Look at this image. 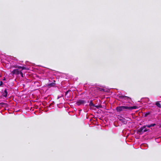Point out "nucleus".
I'll return each instance as SVG.
<instances>
[{
	"label": "nucleus",
	"instance_id": "1",
	"mask_svg": "<svg viewBox=\"0 0 161 161\" xmlns=\"http://www.w3.org/2000/svg\"><path fill=\"white\" fill-rule=\"evenodd\" d=\"M136 107L134 106L131 107H129L126 106H119L117 107L116 108V110L117 112L120 113L123 111H126L127 109H136Z\"/></svg>",
	"mask_w": 161,
	"mask_h": 161
},
{
	"label": "nucleus",
	"instance_id": "2",
	"mask_svg": "<svg viewBox=\"0 0 161 161\" xmlns=\"http://www.w3.org/2000/svg\"><path fill=\"white\" fill-rule=\"evenodd\" d=\"M147 131V130L145 129V126L142 127L138 129L137 131V132L140 134H142L143 132H145Z\"/></svg>",
	"mask_w": 161,
	"mask_h": 161
},
{
	"label": "nucleus",
	"instance_id": "3",
	"mask_svg": "<svg viewBox=\"0 0 161 161\" xmlns=\"http://www.w3.org/2000/svg\"><path fill=\"white\" fill-rule=\"evenodd\" d=\"M86 102L83 100H79L76 102V104L77 105H80L82 104H84Z\"/></svg>",
	"mask_w": 161,
	"mask_h": 161
},
{
	"label": "nucleus",
	"instance_id": "4",
	"mask_svg": "<svg viewBox=\"0 0 161 161\" xmlns=\"http://www.w3.org/2000/svg\"><path fill=\"white\" fill-rule=\"evenodd\" d=\"M20 71L18 69H14L11 72L12 75H18L19 74Z\"/></svg>",
	"mask_w": 161,
	"mask_h": 161
},
{
	"label": "nucleus",
	"instance_id": "5",
	"mask_svg": "<svg viewBox=\"0 0 161 161\" xmlns=\"http://www.w3.org/2000/svg\"><path fill=\"white\" fill-rule=\"evenodd\" d=\"M118 119L120 121H121L122 123L125 124H126L127 123V122L126 120L123 118L119 116L118 117Z\"/></svg>",
	"mask_w": 161,
	"mask_h": 161
},
{
	"label": "nucleus",
	"instance_id": "6",
	"mask_svg": "<svg viewBox=\"0 0 161 161\" xmlns=\"http://www.w3.org/2000/svg\"><path fill=\"white\" fill-rule=\"evenodd\" d=\"M120 97L121 98H123L125 100H128V101L130 100V99L129 97L126 96H120Z\"/></svg>",
	"mask_w": 161,
	"mask_h": 161
},
{
	"label": "nucleus",
	"instance_id": "7",
	"mask_svg": "<svg viewBox=\"0 0 161 161\" xmlns=\"http://www.w3.org/2000/svg\"><path fill=\"white\" fill-rule=\"evenodd\" d=\"M8 93L7 92V90L6 89L4 90V92H3V96L6 97Z\"/></svg>",
	"mask_w": 161,
	"mask_h": 161
},
{
	"label": "nucleus",
	"instance_id": "8",
	"mask_svg": "<svg viewBox=\"0 0 161 161\" xmlns=\"http://www.w3.org/2000/svg\"><path fill=\"white\" fill-rule=\"evenodd\" d=\"M14 67L16 68H18L19 69H22V70H23V69H25V68L24 67L19 66H15Z\"/></svg>",
	"mask_w": 161,
	"mask_h": 161
},
{
	"label": "nucleus",
	"instance_id": "9",
	"mask_svg": "<svg viewBox=\"0 0 161 161\" xmlns=\"http://www.w3.org/2000/svg\"><path fill=\"white\" fill-rule=\"evenodd\" d=\"M55 83L53 82V83H51L50 84H49L48 85V86H50V87L53 86L55 85Z\"/></svg>",
	"mask_w": 161,
	"mask_h": 161
},
{
	"label": "nucleus",
	"instance_id": "10",
	"mask_svg": "<svg viewBox=\"0 0 161 161\" xmlns=\"http://www.w3.org/2000/svg\"><path fill=\"white\" fill-rule=\"evenodd\" d=\"M156 105H157V106L159 108H160L161 107V105L160 104V103L158 102H157L156 103Z\"/></svg>",
	"mask_w": 161,
	"mask_h": 161
},
{
	"label": "nucleus",
	"instance_id": "11",
	"mask_svg": "<svg viewBox=\"0 0 161 161\" xmlns=\"http://www.w3.org/2000/svg\"><path fill=\"white\" fill-rule=\"evenodd\" d=\"M89 105L90 106H94V104L92 103V101H91L89 103Z\"/></svg>",
	"mask_w": 161,
	"mask_h": 161
},
{
	"label": "nucleus",
	"instance_id": "12",
	"mask_svg": "<svg viewBox=\"0 0 161 161\" xmlns=\"http://www.w3.org/2000/svg\"><path fill=\"white\" fill-rule=\"evenodd\" d=\"M19 74H20L21 75V76L22 77H23V74L21 71H20Z\"/></svg>",
	"mask_w": 161,
	"mask_h": 161
},
{
	"label": "nucleus",
	"instance_id": "13",
	"mask_svg": "<svg viewBox=\"0 0 161 161\" xmlns=\"http://www.w3.org/2000/svg\"><path fill=\"white\" fill-rule=\"evenodd\" d=\"M150 125H151V127L154 126H155L156 125V124H153Z\"/></svg>",
	"mask_w": 161,
	"mask_h": 161
},
{
	"label": "nucleus",
	"instance_id": "14",
	"mask_svg": "<svg viewBox=\"0 0 161 161\" xmlns=\"http://www.w3.org/2000/svg\"><path fill=\"white\" fill-rule=\"evenodd\" d=\"M93 107H95L97 108H99V106H98V105H94V106H93Z\"/></svg>",
	"mask_w": 161,
	"mask_h": 161
},
{
	"label": "nucleus",
	"instance_id": "15",
	"mask_svg": "<svg viewBox=\"0 0 161 161\" xmlns=\"http://www.w3.org/2000/svg\"><path fill=\"white\" fill-rule=\"evenodd\" d=\"M146 126L147 127H148V128H150V127H151V125H146Z\"/></svg>",
	"mask_w": 161,
	"mask_h": 161
},
{
	"label": "nucleus",
	"instance_id": "16",
	"mask_svg": "<svg viewBox=\"0 0 161 161\" xmlns=\"http://www.w3.org/2000/svg\"><path fill=\"white\" fill-rule=\"evenodd\" d=\"M1 76H2L1 74V73L0 72V77H1Z\"/></svg>",
	"mask_w": 161,
	"mask_h": 161
},
{
	"label": "nucleus",
	"instance_id": "17",
	"mask_svg": "<svg viewBox=\"0 0 161 161\" xmlns=\"http://www.w3.org/2000/svg\"><path fill=\"white\" fill-rule=\"evenodd\" d=\"M2 83H3L1 81V84H2Z\"/></svg>",
	"mask_w": 161,
	"mask_h": 161
}]
</instances>
